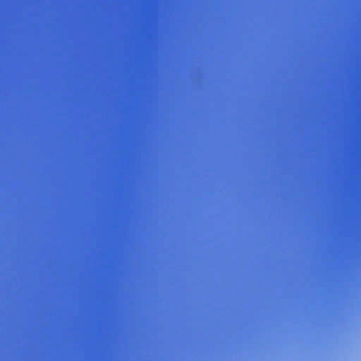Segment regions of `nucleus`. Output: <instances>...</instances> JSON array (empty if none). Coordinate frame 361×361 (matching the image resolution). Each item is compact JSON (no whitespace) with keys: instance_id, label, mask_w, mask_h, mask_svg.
<instances>
[{"instance_id":"obj_1","label":"nucleus","mask_w":361,"mask_h":361,"mask_svg":"<svg viewBox=\"0 0 361 361\" xmlns=\"http://www.w3.org/2000/svg\"><path fill=\"white\" fill-rule=\"evenodd\" d=\"M46 263H48V251H46Z\"/></svg>"},{"instance_id":"obj_2","label":"nucleus","mask_w":361,"mask_h":361,"mask_svg":"<svg viewBox=\"0 0 361 361\" xmlns=\"http://www.w3.org/2000/svg\"><path fill=\"white\" fill-rule=\"evenodd\" d=\"M46 263H48V251H46Z\"/></svg>"},{"instance_id":"obj_3","label":"nucleus","mask_w":361,"mask_h":361,"mask_svg":"<svg viewBox=\"0 0 361 361\" xmlns=\"http://www.w3.org/2000/svg\"><path fill=\"white\" fill-rule=\"evenodd\" d=\"M46 263H48V251H46Z\"/></svg>"},{"instance_id":"obj_4","label":"nucleus","mask_w":361,"mask_h":361,"mask_svg":"<svg viewBox=\"0 0 361 361\" xmlns=\"http://www.w3.org/2000/svg\"><path fill=\"white\" fill-rule=\"evenodd\" d=\"M46 263H48V251H46Z\"/></svg>"},{"instance_id":"obj_5","label":"nucleus","mask_w":361,"mask_h":361,"mask_svg":"<svg viewBox=\"0 0 361 361\" xmlns=\"http://www.w3.org/2000/svg\"><path fill=\"white\" fill-rule=\"evenodd\" d=\"M46 263H48V251H46Z\"/></svg>"},{"instance_id":"obj_6","label":"nucleus","mask_w":361,"mask_h":361,"mask_svg":"<svg viewBox=\"0 0 361 361\" xmlns=\"http://www.w3.org/2000/svg\"><path fill=\"white\" fill-rule=\"evenodd\" d=\"M46 263H48V251H46Z\"/></svg>"},{"instance_id":"obj_7","label":"nucleus","mask_w":361,"mask_h":361,"mask_svg":"<svg viewBox=\"0 0 361 361\" xmlns=\"http://www.w3.org/2000/svg\"><path fill=\"white\" fill-rule=\"evenodd\" d=\"M46 263H48V251H46Z\"/></svg>"},{"instance_id":"obj_8","label":"nucleus","mask_w":361,"mask_h":361,"mask_svg":"<svg viewBox=\"0 0 361 361\" xmlns=\"http://www.w3.org/2000/svg\"><path fill=\"white\" fill-rule=\"evenodd\" d=\"M46 263H48V251H46Z\"/></svg>"},{"instance_id":"obj_9","label":"nucleus","mask_w":361,"mask_h":361,"mask_svg":"<svg viewBox=\"0 0 361 361\" xmlns=\"http://www.w3.org/2000/svg\"><path fill=\"white\" fill-rule=\"evenodd\" d=\"M46 157H48V148H46Z\"/></svg>"},{"instance_id":"obj_10","label":"nucleus","mask_w":361,"mask_h":361,"mask_svg":"<svg viewBox=\"0 0 361 361\" xmlns=\"http://www.w3.org/2000/svg\"><path fill=\"white\" fill-rule=\"evenodd\" d=\"M46 157H48V148H46Z\"/></svg>"},{"instance_id":"obj_11","label":"nucleus","mask_w":361,"mask_h":361,"mask_svg":"<svg viewBox=\"0 0 361 361\" xmlns=\"http://www.w3.org/2000/svg\"><path fill=\"white\" fill-rule=\"evenodd\" d=\"M46 157H48V148H46Z\"/></svg>"},{"instance_id":"obj_12","label":"nucleus","mask_w":361,"mask_h":361,"mask_svg":"<svg viewBox=\"0 0 361 361\" xmlns=\"http://www.w3.org/2000/svg\"><path fill=\"white\" fill-rule=\"evenodd\" d=\"M46 157H48V148H46Z\"/></svg>"},{"instance_id":"obj_13","label":"nucleus","mask_w":361,"mask_h":361,"mask_svg":"<svg viewBox=\"0 0 361 361\" xmlns=\"http://www.w3.org/2000/svg\"><path fill=\"white\" fill-rule=\"evenodd\" d=\"M46 157H48V148H46Z\"/></svg>"},{"instance_id":"obj_14","label":"nucleus","mask_w":361,"mask_h":361,"mask_svg":"<svg viewBox=\"0 0 361 361\" xmlns=\"http://www.w3.org/2000/svg\"><path fill=\"white\" fill-rule=\"evenodd\" d=\"M46 157H48V148H46Z\"/></svg>"},{"instance_id":"obj_15","label":"nucleus","mask_w":361,"mask_h":361,"mask_svg":"<svg viewBox=\"0 0 361 361\" xmlns=\"http://www.w3.org/2000/svg\"><path fill=\"white\" fill-rule=\"evenodd\" d=\"M46 167H48V158H46Z\"/></svg>"},{"instance_id":"obj_16","label":"nucleus","mask_w":361,"mask_h":361,"mask_svg":"<svg viewBox=\"0 0 361 361\" xmlns=\"http://www.w3.org/2000/svg\"><path fill=\"white\" fill-rule=\"evenodd\" d=\"M46 167H48V158H46Z\"/></svg>"},{"instance_id":"obj_17","label":"nucleus","mask_w":361,"mask_h":361,"mask_svg":"<svg viewBox=\"0 0 361 361\" xmlns=\"http://www.w3.org/2000/svg\"><path fill=\"white\" fill-rule=\"evenodd\" d=\"M46 167H48V158H46Z\"/></svg>"},{"instance_id":"obj_18","label":"nucleus","mask_w":361,"mask_h":361,"mask_svg":"<svg viewBox=\"0 0 361 361\" xmlns=\"http://www.w3.org/2000/svg\"><path fill=\"white\" fill-rule=\"evenodd\" d=\"M46 167H48V158H46Z\"/></svg>"},{"instance_id":"obj_19","label":"nucleus","mask_w":361,"mask_h":361,"mask_svg":"<svg viewBox=\"0 0 361 361\" xmlns=\"http://www.w3.org/2000/svg\"><path fill=\"white\" fill-rule=\"evenodd\" d=\"M46 167H48V158H46Z\"/></svg>"},{"instance_id":"obj_20","label":"nucleus","mask_w":361,"mask_h":361,"mask_svg":"<svg viewBox=\"0 0 361 361\" xmlns=\"http://www.w3.org/2000/svg\"><path fill=\"white\" fill-rule=\"evenodd\" d=\"M46 167H48V158H46Z\"/></svg>"},{"instance_id":"obj_21","label":"nucleus","mask_w":361,"mask_h":361,"mask_svg":"<svg viewBox=\"0 0 361 361\" xmlns=\"http://www.w3.org/2000/svg\"><path fill=\"white\" fill-rule=\"evenodd\" d=\"M46 20L47 21L48 20V13L47 12L46 13Z\"/></svg>"},{"instance_id":"obj_22","label":"nucleus","mask_w":361,"mask_h":361,"mask_svg":"<svg viewBox=\"0 0 361 361\" xmlns=\"http://www.w3.org/2000/svg\"><path fill=\"white\" fill-rule=\"evenodd\" d=\"M46 20L47 21L48 20V13L47 12L46 13Z\"/></svg>"},{"instance_id":"obj_23","label":"nucleus","mask_w":361,"mask_h":361,"mask_svg":"<svg viewBox=\"0 0 361 361\" xmlns=\"http://www.w3.org/2000/svg\"><path fill=\"white\" fill-rule=\"evenodd\" d=\"M46 20L47 21L48 20V13L47 12L46 13Z\"/></svg>"},{"instance_id":"obj_24","label":"nucleus","mask_w":361,"mask_h":361,"mask_svg":"<svg viewBox=\"0 0 361 361\" xmlns=\"http://www.w3.org/2000/svg\"><path fill=\"white\" fill-rule=\"evenodd\" d=\"M46 20L47 21L48 20V13L47 12L46 13Z\"/></svg>"},{"instance_id":"obj_25","label":"nucleus","mask_w":361,"mask_h":361,"mask_svg":"<svg viewBox=\"0 0 361 361\" xmlns=\"http://www.w3.org/2000/svg\"><path fill=\"white\" fill-rule=\"evenodd\" d=\"M46 20L47 21L48 20V13L47 12L46 13Z\"/></svg>"},{"instance_id":"obj_26","label":"nucleus","mask_w":361,"mask_h":361,"mask_svg":"<svg viewBox=\"0 0 361 361\" xmlns=\"http://www.w3.org/2000/svg\"><path fill=\"white\" fill-rule=\"evenodd\" d=\"M46 61H48V54H46Z\"/></svg>"},{"instance_id":"obj_27","label":"nucleus","mask_w":361,"mask_h":361,"mask_svg":"<svg viewBox=\"0 0 361 361\" xmlns=\"http://www.w3.org/2000/svg\"><path fill=\"white\" fill-rule=\"evenodd\" d=\"M46 61H48V54H46Z\"/></svg>"},{"instance_id":"obj_28","label":"nucleus","mask_w":361,"mask_h":361,"mask_svg":"<svg viewBox=\"0 0 361 361\" xmlns=\"http://www.w3.org/2000/svg\"><path fill=\"white\" fill-rule=\"evenodd\" d=\"M46 61H48V54H46Z\"/></svg>"},{"instance_id":"obj_29","label":"nucleus","mask_w":361,"mask_h":361,"mask_svg":"<svg viewBox=\"0 0 361 361\" xmlns=\"http://www.w3.org/2000/svg\"><path fill=\"white\" fill-rule=\"evenodd\" d=\"M46 61H48V54H46Z\"/></svg>"},{"instance_id":"obj_30","label":"nucleus","mask_w":361,"mask_h":361,"mask_svg":"<svg viewBox=\"0 0 361 361\" xmlns=\"http://www.w3.org/2000/svg\"><path fill=\"white\" fill-rule=\"evenodd\" d=\"M46 61H48V54H46Z\"/></svg>"},{"instance_id":"obj_31","label":"nucleus","mask_w":361,"mask_h":361,"mask_svg":"<svg viewBox=\"0 0 361 361\" xmlns=\"http://www.w3.org/2000/svg\"><path fill=\"white\" fill-rule=\"evenodd\" d=\"M46 180H48V172H46Z\"/></svg>"},{"instance_id":"obj_32","label":"nucleus","mask_w":361,"mask_h":361,"mask_svg":"<svg viewBox=\"0 0 361 361\" xmlns=\"http://www.w3.org/2000/svg\"><path fill=\"white\" fill-rule=\"evenodd\" d=\"M46 180H48V172H46Z\"/></svg>"},{"instance_id":"obj_33","label":"nucleus","mask_w":361,"mask_h":361,"mask_svg":"<svg viewBox=\"0 0 361 361\" xmlns=\"http://www.w3.org/2000/svg\"><path fill=\"white\" fill-rule=\"evenodd\" d=\"M46 180H48V172H46Z\"/></svg>"},{"instance_id":"obj_34","label":"nucleus","mask_w":361,"mask_h":361,"mask_svg":"<svg viewBox=\"0 0 361 361\" xmlns=\"http://www.w3.org/2000/svg\"><path fill=\"white\" fill-rule=\"evenodd\" d=\"M46 180H48V172H46Z\"/></svg>"},{"instance_id":"obj_35","label":"nucleus","mask_w":361,"mask_h":361,"mask_svg":"<svg viewBox=\"0 0 361 361\" xmlns=\"http://www.w3.org/2000/svg\"><path fill=\"white\" fill-rule=\"evenodd\" d=\"M46 180H48V172H46Z\"/></svg>"},{"instance_id":"obj_36","label":"nucleus","mask_w":361,"mask_h":361,"mask_svg":"<svg viewBox=\"0 0 361 361\" xmlns=\"http://www.w3.org/2000/svg\"><path fill=\"white\" fill-rule=\"evenodd\" d=\"M46 228H48V220H46Z\"/></svg>"},{"instance_id":"obj_37","label":"nucleus","mask_w":361,"mask_h":361,"mask_svg":"<svg viewBox=\"0 0 361 361\" xmlns=\"http://www.w3.org/2000/svg\"><path fill=\"white\" fill-rule=\"evenodd\" d=\"M46 228H48V220H46Z\"/></svg>"},{"instance_id":"obj_38","label":"nucleus","mask_w":361,"mask_h":361,"mask_svg":"<svg viewBox=\"0 0 361 361\" xmlns=\"http://www.w3.org/2000/svg\"><path fill=\"white\" fill-rule=\"evenodd\" d=\"M46 228H48V220H46Z\"/></svg>"},{"instance_id":"obj_39","label":"nucleus","mask_w":361,"mask_h":361,"mask_svg":"<svg viewBox=\"0 0 361 361\" xmlns=\"http://www.w3.org/2000/svg\"><path fill=\"white\" fill-rule=\"evenodd\" d=\"M46 228H48V220H46Z\"/></svg>"},{"instance_id":"obj_40","label":"nucleus","mask_w":361,"mask_h":361,"mask_svg":"<svg viewBox=\"0 0 361 361\" xmlns=\"http://www.w3.org/2000/svg\"><path fill=\"white\" fill-rule=\"evenodd\" d=\"M46 228H48V220H46Z\"/></svg>"},{"instance_id":"obj_41","label":"nucleus","mask_w":361,"mask_h":361,"mask_svg":"<svg viewBox=\"0 0 361 361\" xmlns=\"http://www.w3.org/2000/svg\"><path fill=\"white\" fill-rule=\"evenodd\" d=\"M46 142H48V135H46Z\"/></svg>"},{"instance_id":"obj_42","label":"nucleus","mask_w":361,"mask_h":361,"mask_svg":"<svg viewBox=\"0 0 361 361\" xmlns=\"http://www.w3.org/2000/svg\"><path fill=\"white\" fill-rule=\"evenodd\" d=\"M46 142H48V135H46Z\"/></svg>"},{"instance_id":"obj_43","label":"nucleus","mask_w":361,"mask_h":361,"mask_svg":"<svg viewBox=\"0 0 361 361\" xmlns=\"http://www.w3.org/2000/svg\"><path fill=\"white\" fill-rule=\"evenodd\" d=\"M46 142H48V135H46Z\"/></svg>"},{"instance_id":"obj_44","label":"nucleus","mask_w":361,"mask_h":361,"mask_svg":"<svg viewBox=\"0 0 361 361\" xmlns=\"http://www.w3.org/2000/svg\"><path fill=\"white\" fill-rule=\"evenodd\" d=\"M46 142H48V135H46Z\"/></svg>"},{"instance_id":"obj_45","label":"nucleus","mask_w":361,"mask_h":361,"mask_svg":"<svg viewBox=\"0 0 361 361\" xmlns=\"http://www.w3.org/2000/svg\"><path fill=\"white\" fill-rule=\"evenodd\" d=\"M46 44H48V39H46Z\"/></svg>"},{"instance_id":"obj_46","label":"nucleus","mask_w":361,"mask_h":361,"mask_svg":"<svg viewBox=\"0 0 361 361\" xmlns=\"http://www.w3.org/2000/svg\"><path fill=\"white\" fill-rule=\"evenodd\" d=\"M46 44H48V39H46Z\"/></svg>"},{"instance_id":"obj_47","label":"nucleus","mask_w":361,"mask_h":361,"mask_svg":"<svg viewBox=\"0 0 361 361\" xmlns=\"http://www.w3.org/2000/svg\"><path fill=\"white\" fill-rule=\"evenodd\" d=\"M46 44H48V39H46Z\"/></svg>"},{"instance_id":"obj_48","label":"nucleus","mask_w":361,"mask_h":361,"mask_svg":"<svg viewBox=\"0 0 361 361\" xmlns=\"http://www.w3.org/2000/svg\"><path fill=\"white\" fill-rule=\"evenodd\" d=\"M46 298H48V293H46Z\"/></svg>"},{"instance_id":"obj_49","label":"nucleus","mask_w":361,"mask_h":361,"mask_svg":"<svg viewBox=\"0 0 361 361\" xmlns=\"http://www.w3.org/2000/svg\"><path fill=\"white\" fill-rule=\"evenodd\" d=\"M46 298H48V293H46Z\"/></svg>"},{"instance_id":"obj_50","label":"nucleus","mask_w":361,"mask_h":361,"mask_svg":"<svg viewBox=\"0 0 361 361\" xmlns=\"http://www.w3.org/2000/svg\"><path fill=\"white\" fill-rule=\"evenodd\" d=\"M46 298H48V293H46Z\"/></svg>"},{"instance_id":"obj_51","label":"nucleus","mask_w":361,"mask_h":361,"mask_svg":"<svg viewBox=\"0 0 361 361\" xmlns=\"http://www.w3.org/2000/svg\"><path fill=\"white\" fill-rule=\"evenodd\" d=\"M46 247H48V243H46Z\"/></svg>"},{"instance_id":"obj_52","label":"nucleus","mask_w":361,"mask_h":361,"mask_svg":"<svg viewBox=\"0 0 361 361\" xmlns=\"http://www.w3.org/2000/svg\"><path fill=\"white\" fill-rule=\"evenodd\" d=\"M46 247H48V243H46Z\"/></svg>"},{"instance_id":"obj_53","label":"nucleus","mask_w":361,"mask_h":361,"mask_svg":"<svg viewBox=\"0 0 361 361\" xmlns=\"http://www.w3.org/2000/svg\"><path fill=\"white\" fill-rule=\"evenodd\" d=\"M46 247H48V243H46Z\"/></svg>"},{"instance_id":"obj_54","label":"nucleus","mask_w":361,"mask_h":361,"mask_svg":"<svg viewBox=\"0 0 361 361\" xmlns=\"http://www.w3.org/2000/svg\"><path fill=\"white\" fill-rule=\"evenodd\" d=\"M46 276H48V271H46Z\"/></svg>"},{"instance_id":"obj_55","label":"nucleus","mask_w":361,"mask_h":361,"mask_svg":"<svg viewBox=\"0 0 361 361\" xmlns=\"http://www.w3.org/2000/svg\"><path fill=\"white\" fill-rule=\"evenodd\" d=\"M46 276H48V271H46Z\"/></svg>"},{"instance_id":"obj_56","label":"nucleus","mask_w":361,"mask_h":361,"mask_svg":"<svg viewBox=\"0 0 361 361\" xmlns=\"http://www.w3.org/2000/svg\"><path fill=\"white\" fill-rule=\"evenodd\" d=\"M46 276H48V271H46Z\"/></svg>"},{"instance_id":"obj_57","label":"nucleus","mask_w":361,"mask_h":361,"mask_svg":"<svg viewBox=\"0 0 361 361\" xmlns=\"http://www.w3.org/2000/svg\"><path fill=\"white\" fill-rule=\"evenodd\" d=\"M46 4H48V0H46Z\"/></svg>"},{"instance_id":"obj_58","label":"nucleus","mask_w":361,"mask_h":361,"mask_svg":"<svg viewBox=\"0 0 361 361\" xmlns=\"http://www.w3.org/2000/svg\"><path fill=\"white\" fill-rule=\"evenodd\" d=\"M46 4H48V0H46Z\"/></svg>"},{"instance_id":"obj_59","label":"nucleus","mask_w":361,"mask_h":361,"mask_svg":"<svg viewBox=\"0 0 361 361\" xmlns=\"http://www.w3.org/2000/svg\"><path fill=\"white\" fill-rule=\"evenodd\" d=\"M46 70H47V71L48 70V68H47V67L46 68Z\"/></svg>"},{"instance_id":"obj_60","label":"nucleus","mask_w":361,"mask_h":361,"mask_svg":"<svg viewBox=\"0 0 361 361\" xmlns=\"http://www.w3.org/2000/svg\"><path fill=\"white\" fill-rule=\"evenodd\" d=\"M46 98H47V99L48 98V96H47V95L46 96Z\"/></svg>"},{"instance_id":"obj_61","label":"nucleus","mask_w":361,"mask_h":361,"mask_svg":"<svg viewBox=\"0 0 361 361\" xmlns=\"http://www.w3.org/2000/svg\"><path fill=\"white\" fill-rule=\"evenodd\" d=\"M46 116H47V117L48 116V114H46Z\"/></svg>"},{"instance_id":"obj_62","label":"nucleus","mask_w":361,"mask_h":361,"mask_svg":"<svg viewBox=\"0 0 361 361\" xmlns=\"http://www.w3.org/2000/svg\"><path fill=\"white\" fill-rule=\"evenodd\" d=\"M46 349H47V350L48 349V347H47V346L46 347Z\"/></svg>"}]
</instances>
